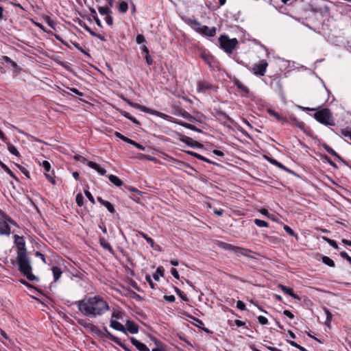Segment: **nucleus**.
<instances>
[{
    "instance_id": "obj_61",
    "label": "nucleus",
    "mask_w": 351,
    "mask_h": 351,
    "mask_svg": "<svg viewBox=\"0 0 351 351\" xmlns=\"http://www.w3.org/2000/svg\"><path fill=\"white\" fill-rule=\"evenodd\" d=\"M171 273L172 276H173L175 278H176V279H179V278H180L179 274H178V271H177V269H175V268H172V269H171Z\"/></svg>"
},
{
    "instance_id": "obj_14",
    "label": "nucleus",
    "mask_w": 351,
    "mask_h": 351,
    "mask_svg": "<svg viewBox=\"0 0 351 351\" xmlns=\"http://www.w3.org/2000/svg\"><path fill=\"white\" fill-rule=\"evenodd\" d=\"M87 165L95 169V171H97L99 174L102 175V176H104L106 173V171L101 168L98 164H97L96 162H92V161H88L87 162Z\"/></svg>"
},
{
    "instance_id": "obj_50",
    "label": "nucleus",
    "mask_w": 351,
    "mask_h": 351,
    "mask_svg": "<svg viewBox=\"0 0 351 351\" xmlns=\"http://www.w3.org/2000/svg\"><path fill=\"white\" fill-rule=\"evenodd\" d=\"M3 60L9 64H11L14 67H16L17 66L16 63L14 62L8 56H3Z\"/></svg>"
},
{
    "instance_id": "obj_64",
    "label": "nucleus",
    "mask_w": 351,
    "mask_h": 351,
    "mask_svg": "<svg viewBox=\"0 0 351 351\" xmlns=\"http://www.w3.org/2000/svg\"><path fill=\"white\" fill-rule=\"evenodd\" d=\"M84 28L93 36H96V33L93 31L89 27H88L86 25H84Z\"/></svg>"
},
{
    "instance_id": "obj_26",
    "label": "nucleus",
    "mask_w": 351,
    "mask_h": 351,
    "mask_svg": "<svg viewBox=\"0 0 351 351\" xmlns=\"http://www.w3.org/2000/svg\"><path fill=\"white\" fill-rule=\"evenodd\" d=\"M322 261L325 265L330 267H334L335 266V262L327 256H323L322 257Z\"/></svg>"
},
{
    "instance_id": "obj_47",
    "label": "nucleus",
    "mask_w": 351,
    "mask_h": 351,
    "mask_svg": "<svg viewBox=\"0 0 351 351\" xmlns=\"http://www.w3.org/2000/svg\"><path fill=\"white\" fill-rule=\"evenodd\" d=\"M340 256L342 258L346 259L350 264H351V257L346 252H341Z\"/></svg>"
},
{
    "instance_id": "obj_1",
    "label": "nucleus",
    "mask_w": 351,
    "mask_h": 351,
    "mask_svg": "<svg viewBox=\"0 0 351 351\" xmlns=\"http://www.w3.org/2000/svg\"><path fill=\"white\" fill-rule=\"evenodd\" d=\"M78 310L86 317L92 318L104 315L108 311V303L100 295L86 298L77 302Z\"/></svg>"
},
{
    "instance_id": "obj_36",
    "label": "nucleus",
    "mask_w": 351,
    "mask_h": 351,
    "mask_svg": "<svg viewBox=\"0 0 351 351\" xmlns=\"http://www.w3.org/2000/svg\"><path fill=\"white\" fill-rule=\"evenodd\" d=\"M98 11L101 15L106 16L112 13L111 10L108 7H99L98 8Z\"/></svg>"
},
{
    "instance_id": "obj_54",
    "label": "nucleus",
    "mask_w": 351,
    "mask_h": 351,
    "mask_svg": "<svg viewBox=\"0 0 351 351\" xmlns=\"http://www.w3.org/2000/svg\"><path fill=\"white\" fill-rule=\"evenodd\" d=\"M258 322L261 324V325H265L267 324L268 322V320L266 317H263V316H258Z\"/></svg>"
},
{
    "instance_id": "obj_20",
    "label": "nucleus",
    "mask_w": 351,
    "mask_h": 351,
    "mask_svg": "<svg viewBox=\"0 0 351 351\" xmlns=\"http://www.w3.org/2000/svg\"><path fill=\"white\" fill-rule=\"evenodd\" d=\"M99 243L104 249L107 250L110 253L114 254V250L111 245L104 239L103 237L99 238Z\"/></svg>"
},
{
    "instance_id": "obj_4",
    "label": "nucleus",
    "mask_w": 351,
    "mask_h": 351,
    "mask_svg": "<svg viewBox=\"0 0 351 351\" xmlns=\"http://www.w3.org/2000/svg\"><path fill=\"white\" fill-rule=\"evenodd\" d=\"M219 45L227 53H232L238 41L236 38L230 39L227 36H221L219 38Z\"/></svg>"
},
{
    "instance_id": "obj_30",
    "label": "nucleus",
    "mask_w": 351,
    "mask_h": 351,
    "mask_svg": "<svg viewBox=\"0 0 351 351\" xmlns=\"http://www.w3.org/2000/svg\"><path fill=\"white\" fill-rule=\"evenodd\" d=\"M0 167L12 178L16 180V178L14 173L9 169V167L0 160Z\"/></svg>"
},
{
    "instance_id": "obj_43",
    "label": "nucleus",
    "mask_w": 351,
    "mask_h": 351,
    "mask_svg": "<svg viewBox=\"0 0 351 351\" xmlns=\"http://www.w3.org/2000/svg\"><path fill=\"white\" fill-rule=\"evenodd\" d=\"M288 343L293 347H295V348L299 349L300 351H307L304 347L300 346L299 344H298L296 342H295L293 341H288Z\"/></svg>"
},
{
    "instance_id": "obj_52",
    "label": "nucleus",
    "mask_w": 351,
    "mask_h": 351,
    "mask_svg": "<svg viewBox=\"0 0 351 351\" xmlns=\"http://www.w3.org/2000/svg\"><path fill=\"white\" fill-rule=\"evenodd\" d=\"M176 292L177 294L184 300V301H188L187 297L183 294V292L180 291L179 289L176 288Z\"/></svg>"
},
{
    "instance_id": "obj_51",
    "label": "nucleus",
    "mask_w": 351,
    "mask_h": 351,
    "mask_svg": "<svg viewBox=\"0 0 351 351\" xmlns=\"http://www.w3.org/2000/svg\"><path fill=\"white\" fill-rule=\"evenodd\" d=\"M16 165L17 166V167L21 170V171L25 175V176H27V178H29V171L26 169V168H25L24 167H22L19 165H17L16 164Z\"/></svg>"
},
{
    "instance_id": "obj_22",
    "label": "nucleus",
    "mask_w": 351,
    "mask_h": 351,
    "mask_svg": "<svg viewBox=\"0 0 351 351\" xmlns=\"http://www.w3.org/2000/svg\"><path fill=\"white\" fill-rule=\"evenodd\" d=\"M324 149L331 155L335 156L339 160L344 162V160L342 159V158L334 150L332 149L329 145L324 144L323 145Z\"/></svg>"
},
{
    "instance_id": "obj_63",
    "label": "nucleus",
    "mask_w": 351,
    "mask_h": 351,
    "mask_svg": "<svg viewBox=\"0 0 351 351\" xmlns=\"http://www.w3.org/2000/svg\"><path fill=\"white\" fill-rule=\"evenodd\" d=\"M283 314L290 319H293L294 317L293 314L289 310H285L283 311Z\"/></svg>"
},
{
    "instance_id": "obj_2",
    "label": "nucleus",
    "mask_w": 351,
    "mask_h": 351,
    "mask_svg": "<svg viewBox=\"0 0 351 351\" xmlns=\"http://www.w3.org/2000/svg\"><path fill=\"white\" fill-rule=\"evenodd\" d=\"M16 261L19 266V270L29 280L33 281L38 280L32 272V267L31 265L30 259L25 252H17Z\"/></svg>"
},
{
    "instance_id": "obj_23",
    "label": "nucleus",
    "mask_w": 351,
    "mask_h": 351,
    "mask_svg": "<svg viewBox=\"0 0 351 351\" xmlns=\"http://www.w3.org/2000/svg\"><path fill=\"white\" fill-rule=\"evenodd\" d=\"M52 272L54 278V281L56 282L60 278L62 272L60 267L54 266L52 267Z\"/></svg>"
},
{
    "instance_id": "obj_21",
    "label": "nucleus",
    "mask_w": 351,
    "mask_h": 351,
    "mask_svg": "<svg viewBox=\"0 0 351 351\" xmlns=\"http://www.w3.org/2000/svg\"><path fill=\"white\" fill-rule=\"evenodd\" d=\"M268 113L274 117L277 120L282 121V122H287V119L286 117H283L282 114H279L278 112H276V111L269 109L268 110Z\"/></svg>"
},
{
    "instance_id": "obj_37",
    "label": "nucleus",
    "mask_w": 351,
    "mask_h": 351,
    "mask_svg": "<svg viewBox=\"0 0 351 351\" xmlns=\"http://www.w3.org/2000/svg\"><path fill=\"white\" fill-rule=\"evenodd\" d=\"M254 223L258 227H268L269 224L267 221L258 219H255Z\"/></svg>"
},
{
    "instance_id": "obj_45",
    "label": "nucleus",
    "mask_w": 351,
    "mask_h": 351,
    "mask_svg": "<svg viewBox=\"0 0 351 351\" xmlns=\"http://www.w3.org/2000/svg\"><path fill=\"white\" fill-rule=\"evenodd\" d=\"M43 166L46 172H49L51 169V165L47 160H44L42 163H40Z\"/></svg>"
},
{
    "instance_id": "obj_32",
    "label": "nucleus",
    "mask_w": 351,
    "mask_h": 351,
    "mask_svg": "<svg viewBox=\"0 0 351 351\" xmlns=\"http://www.w3.org/2000/svg\"><path fill=\"white\" fill-rule=\"evenodd\" d=\"M6 143L8 145V150H9V152L11 154L15 155L17 157H20L21 156L19 151L17 150V149L13 145L10 144V143H7V142H6Z\"/></svg>"
},
{
    "instance_id": "obj_19",
    "label": "nucleus",
    "mask_w": 351,
    "mask_h": 351,
    "mask_svg": "<svg viewBox=\"0 0 351 351\" xmlns=\"http://www.w3.org/2000/svg\"><path fill=\"white\" fill-rule=\"evenodd\" d=\"M140 235L146 240V241L150 244L151 247L154 250H159L160 246L158 245H156L154 240L148 237L145 233L144 232H140Z\"/></svg>"
},
{
    "instance_id": "obj_28",
    "label": "nucleus",
    "mask_w": 351,
    "mask_h": 351,
    "mask_svg": "<svg viewBox=\"0 0 351 351\" xmlns=\"http://www.w3.org/2000/svg\"><path fill=\"white\" fill-rule=\"evenodd\" d=\"M152 115H155L156 117H158L160 118H162V119H166V120H169V121H171V119H173L171 117H170L165 113L156 111V110H154Z\"/></svg>"
},
{
    "instance_id": "obj_59",
    "label": "nucleus",
    "mask_w": 351,
    "mask_h": 351,
    "mask_svg": "<svg viewBox=\"0 0 351 351\" xmlns=\"http://www.w3.org/2000/svg\"><path fill=\"white\" fill-rule=\"evenodd\" d=\"M164 299L169 302H173L176 300V298L174 295H165L164 296Z\"/></svg>"
},
{
    "instance_id": "obj_39",
    "label": "nucleus",
    "mask_w": 351,
    "mask_h": 351,
    "mask_svg": "<svg viewBox=\"0 0 351 351\" xmlns=\"http://www.w3.org/2000/svg\"><path fill=\"white\" fill-rule=\"evenodd\" d=\"M128 9V5L125 1H122L119 5V10L122 13L126 12Z\"/></svg>"
},
{
    "instance_id": "obj_60",
    "label": "nucleus",
    "mask_w": 351,
    "mask_h": 351,
    "mask_svg": "<svg viewBox=\"0 0 351 351\" xmlns=\"http://www.w3.org/2000/svg\"><path fill=\"white\" fill-rule=\"evenodd\" d=\"M105 20H106V23L108 25H110V26L112 25V24H113V19L110 16V14L107 15Z\"/></svg>"
},
{
    "instance_id": "obj_6",
    "label": "nucleus",
    "mask_w": 351,
    "mask_h": 351,
    "mask_svg": "<svg viewBox=\"0 0 351 351\" xmlns=\"http://www.w3.org/2000/svg\"><path fill=\"white\" fill-rule=\"evenodd\" d=\"M105 334H103V336H106L108 338H109L110 340L114 341L115 343L119 345L120 347H121L125 351H132L125 343H122L121 340L114 336L112 334H111L106 328H104Z\"/></svg>"
},
{
    "instance_id": "obj_49",
    "label": "nucleus",
    "mask_w": 351,
    "mask_h": 351,
    "mask_svg": "<svg viewBox=\"0 0 351 351\" xmlns=\"http://www.w3.org/2000/svg\"><path fill=\"white\" fill-rule=\"evenodd\" d=\"M140 110L144 112H146V113H148V114H153V112L154 110H152V109H150V108H147L146 106H141L140 105V108H139Z\"/></svg>"
},
{
    "instance_id": "obj_24",
    "label": "nucleus",
    "mask_w": 351,
    "mask_h": 351,
    "mask_svg": "<svg viewBox=\"0 0 351 351\" xmlns=\"http://www.w3.org/2000/svg\"><path fill=\"white\" fill-rule=\"evenodd\" d=\"M108 179L113 184L117 186H121L123 184L122 180L114 175H110L108 176Z\"/></svg>"
},
{
    "instance_id": "obj_12",
    "label": "nucleus",
    "mask_w": 351,
    "mask_h": 351,
    "mask_svg": "<svg viewBox=\"0 0 351 351\" xmlns=\"http://www.w3.org/2000/svg\"><path fill=\"white\" fill-rule=\"evenodd\" d=\"M180 140L183 143H186V145H188L192 147H201L202 146L199 143H198L197 141H193L192 138H191L190 137L186 136H183L180 138Z\"/></svg>"
},
{
    "instance_id": "obj_34",
    "label": "nucleus",
    "mask_w": 351,
    "mask_h": 351,
    "mask_svg": "<svg viewBox=\"0 0 351 351\" xmlns=\"http://www.w3.org/2000/svg\"><path fill=\"white\" fill-rule=\"evenodd\" d=\"M189 24H190L196 32H197L199 27H201L200 23L198 22L196 19H189Z\"/></svg>"
},
{
    "instance_id": "obj_41",
    "label": "nucleus",
    "mask_w": 351,
    "mask_h": 351,
    "mask_svg": "<svg viewBox=\"0 0 351 351\" xmlns=\"http://www.w3.org/2000/svg\"><path fill=\"white\" fill-rule=\"evenodd\" d=\"M284 230L288 234L295 237L296 238L298 237L297 234L294 232V231L289 226L285 225Z\"/></svg>"
},
{
    "instance_id": "obj_31",
    "label": "nucleus",
    "mask_w": 351,
    "mask_h": 351,
    "mask_svg": "<svg viewBox=\"0 0 351 351\" xmlns=\"http://www.w3.org/2000/svg\"><path fill=\"white\" fill-rule=\"evenodd\" d=\"M266 159L271 163V164H273L274 165H276V167L280 168V169H285V170H287V168L282 165L281 164L280 162H278L276 160L274 159V158H269V157H266Z\"/></svg>"
},
{
    "instance_id": "obj_27",
    "label": "nucleus",
    "mask_w": 351,
    "mask_h": 351,
    "mask_svg": "<svg viewBox=\"0 0 351 351\" xmlns=\"http://www.w3.org/2000/svg\"><path fill=\"white\" fill-rule=\"evenodd\" d=\"M178 114L190 121L194 119V117L191 114L183 109L179 110Z\"/></svg>"
},
{
    "instance_id": "obj_8",
    "label": "nucleus",
    "mask_w": 351,
    "mask_h": 351,
    "mask_svg": "<svg viewBox=\"0 0 351 351\" xmlns=\"http://www.w3.org/2000/svg\"><path fill=\"white\" fill-rule=\"evenodd\" d=\"M221 246L223 248H224L226 250L233 251L237 254H241L243 256H246V254L245 253H243V251H246V252L249 251L247 249H244V248L234 246L231 244H228V243H223L221 244Z\"/></svg>"
},
{
    "instance_id": "obj_42",
    "label": "nucleus",
    "mask_w": 351,
    "mask_h": 351,
    "mask_svg": "<svg viewBox=\"0 0 351 351\" xmlns=\"http://www.w3.org/2000/svg\"><path fill=\"white\" fill-rule=\"evenodd\" d=\"M75 201H76L77 204L79 206H82L83 205V203H84V197H83V196H82V195L81 193H78V194L76 195Z\"/></svg>"
},
{
    "instance_id": "obj_9",
    "label": "nucleus",
    "mask_w": 351,
    "mask_h": 351,
    "mask_svg": "<svg viewBox=\"0 0 351 351\" xmlns=\"http://www.w3.org/2000/svg\"><path fill=\"white\" fill-rule=\"evenodd\" d=\"M197 32L208 36L210 37L214 36L216 34V28L215 27H208L206 25H202L200 27H199V29H197Z\"/></svg>"
},
{
    "instance_id": "obj_18",
    "label": "nucleus",
    "mask_w": 351,
    "mask_h": 351,
    "mask_svg": "<svg viewBox=\"0 0 351 351\" xmlns=\"http://www.w3.org/2000/svg\"><path fill=\"white\" fill-rule=\"evenodd\" d=\"M280 289L286 294L290 295L291 297H292L294 299H298L299 300V297L298 295L295 294L293 291V289H291V288H288L285 285H279L278 286Z\"/></svg>"
},
{
    "instance_id": "obj_5",
    "label": "nucleus",
    "mask_w": 351,
    "mask_h": 351,
    "mask_svg": "<svg viewBox=\"0 0 351 351\" xmlns=\"http://www.w3.org/2000/svg\"><path fill=\"white\" fill-rule=\"evenodd\" d=\"M268 63L267 60H262L258 64H254L252 71L256 75L263 76L266 72Z\"/></svg>"
},
{
    "instance_id": "obj_53",
    "label": "nucleus",
    "mask_w": 351,
    "mask_h": 351,
    "mask_svg": "<svg viewBox=\"0 0 351 351\" xmlns=\"http://www.w3.org/2000/svg\"><path fill=\"white\" fill-rule=\"evenodd\" d=\"M263 237L267 239L269 242L272 243H276L278 242V239L274 237H270L267 234H264Z\"/></svg>"
},
{
    "instance_id": "obj_44",
    "label": "nucleus",
    "mask_w": 351,
    "mask_h": 351,
    "mask_svg": "<svg viewBox=\"0 0 351 351\" xmlns=\"http://www.w3.org/2000/svg\"><path fill=\"white\" fill-rule=\"evenodd\" d=\"M201 57L206 63H208V64H211L210 60L212 59V57L210 55L206 54L205 53H202Z\"/></svg>"
},
{
    "instance_id": "obj_62",
    "label": "nucleus",
    "mask_w": 351,
    "mask_h": 351,
    "mask_svg": "<svg viewBox=\"0 0 351 351\" xmlns=\"http://www.w3.org/2000/svg\"><path fill=\"white\" fill-rule=\"evenodd\" d=\"M115 136H116L117 138H120L121 140H122L123 141H124V142H125V141H126V140H127V138H128V137H126V136H123V134H121L120 132H115Z\"/></svg>"
},
{
    "instance_id": "obj_38",
    "label": "nucleus",
    "mask_w": 351,
    "mask_h": 351,
    "mask_svg": "<svg viewBox=\"0 0 351 351\" xmlns=\"http://www.w3.org/2000/svg\"><path fill=\"white\" fill-rule=\"evenodd\" d=\"M341 133L351 141V128H346L341 130Z\"/></svg>"
},
{
    "instance_id": "obj_58",
    "label": "nucleus",
    "mask_w": 351,
    "mask_h": 351,
    "mask_svg": "<svg viewBox=\"0 0 351 351\" xmlns=\"http://www.w3.org/2000/svg\"><path fill=\"white\" fill-rule=\"evenodd\" d=\"M136 43H137L138 44H141V43H144V42L145 41V37H144V36H143V35H142V34H138V35H137V36H136Z\"/></svg>"
},
{
    "instance_id": "obj_48",
    "label": "nucleus",
    "mask_w": 351,
    "mask_h": 351,
    "mask_svg": "<svg viewBox=\"0 0 351 351\" xmlns=\"http://www.w3.org/2000/svg\"><path fill=\"white\" fill-rule=\"evenodd\" d=\"M84 194L93 204H95V201L93 196L88 191H84Z\"/></svg>"
},
{
    "instance_id": "obj_33",
    "label": "nucleus",
    "mask_w": 351,
    "mask_h": 351,
    "mask_svg": "<svg viewBox=\"0 0 351 351\" xmlns=\"http://www.w3.org/2000/svg\"><path fill=\"white\" fill-rule=\"evenodd\" d=\"M164 269L162 267H158L156 269V274L153 275V278L155 280H159V276H163Z\"/></svg>"
},
{
    "instance_id": "obj_29",
    "label": "nucleus",
    "mask_w": 351,
    "mask_h": 351,
    "mask_svg": "<svg viewBox=\"0 0 351 351\" xmlns=\"http://www.w3.org/2000/svg\"><path fill=\"white\" fill-rule=\"evenodd\" d=\"M324 313H326V319L325 324L327 326H330V324L331 322L332 317V313L326 307L324 308Z\"/></svg>"
},
{
    "instance_id": "obj_46",
    "label": "nucleus",
    "mask_w": 351,
    "mask_h": 351,
    "mask_svg": "<svg viewBox=\"0 0 351 351\" xmlns=\"http://www.w3.org/2000/svg\"><path fill=\"white\" fill-rule=\"evenodd\" d=\"M195 158L199 159V160H200L204 161V162H206L207 163L213 164V165L215 164L214 162L211 161L210 160L206 158V157H204V156H202L200 154H199L197 156H195Z\"/></svg>"
},
{
    "instance_id": "obj_13",
    "label": "nucleus",
    "mask_w": 351,
    "mask_h": 351,
    "mask_svg": "<svg viewBox=\"0 0 351 351\" xmlns=\"http://www.w3.org/2000/svg\"><path fill=\"white\" fill-rule=\"evenodd\" d=\"M110 327H112V328H114V330H117L118 331H121L124 333H126V330H125L124 326L115 319H111Z\"/></svg>"
},
{
    "instance_id": "obj_25",
    "label": "nucleus",
    "mask_w": 351,
    "mask_h": 351,
    "mask_svg": "<svg viewBox=\"0 0 351 351\" xmlns=\"http://www.w3.org/2000/svg\"><path fill=\"white\" fill-rule=\"evenodd\" d=\"M233 82L234 85L243 93L246 94L249 93V89L247 87L244 86L239 80L234 79Z\"/></svg>"
},
{
    "instance_id": "obj_7",
    "label": "nucleus",
    "mask_w": 351,
    "mask_h": 351,
    "mask_svg": "<svg viewBox=\"0 0 351 351\" xmlns=\"http://www.w3.org/2000/svg\"><path fill=\"white\" fill-rule=\"evenodd\" d=\"M14 243L17 247V252H27L25 247V242L23 237H20L17 234L14 236Z\"/></svg>"
},
{
    "instance_id": "obj_55",
    "label": "nucleus",
    "mask_w": 351,
    "mask_h": 351,
    "mask_svg": "<svg viewBox=\"0 0 351 351\" xmlns=\"http://www.w3.org/2000/svg\"><path fill=\"white\" fill-rule=\"evenodd\" d=\"M145 279H146L147 282L149 283L150 287L152 289H156V287H155L156 285L153 282L151 277L149 276H146Z\"/></svg>"
},
{
    "instance_id": "obj_40",
    "label": "nucleus",
    "mask_w": 351,
    "mask_h": 351,
    "mask_svg": "<svg viewBox=\"0 0 351 351\" xmlns=\"http://www.w3.org/2000/svg\"><path fill=\"white\" fill-rule=\"evenodd\" d=\"M324 241H326L331 247H334L335 249H337L339 247H338V245L337 243V242L335 241V240H332V239H330L329 238H327V237H324L323 238Z\"/></svg>"
},
{
    "instance_id": "obj_10",
    "label": "nucleus",
    "mask_w": 351,
    "mask_h": 351,
    "mask_svg": "<svg viewBox=\"0 0 351 351\" xmlns=\"http://www.w3.org/2000/svg\"><path fill=\"white\" fill-rule=\"evenodd\" d=\"M10 233V227L7 221L0 219V235L9 236Z\"/></svg>"
},
{
    "instance_id": "obj_57",
    "label": "nucleus",
    "mask_w": 351,
    "mask_h": 351,
    "mask_svg": "<svg viewBox=\"0 0 351 351\" xmlns=\"http://www.w3.org/2000/svg\"><path fill=\"white\" fill-rule=\"evenodd\" d=\"M237 307L241 311H244L245 309V304L242 301L238 300L237 302Z\"/></svg>"
},
{
    "instance_id": "obj_11",
    "label": "nucleus",
    "mask_w": 351,
    "mask_h": 351,
    "mask_svg": "<svg viewBox=\"0 0 351 351\" xmlns=\"http://www.w3.org/2000/svg\"><path fill=\"white\" fill-rule=\"evenodd\" d=\"M130 341L139 351H150L145 344L140 342L134 337H131Z\"/></svg>"
},
{
    "instance_id": "obj_17",
    "label": "nucleus",
    "mask_w": 351,
    "mask_h": 351,
    "mask_svg": "<svg viewBox=\"0 0 351 351\" xmlns=\"http://www.w3.org/2000/svg\"><path fill=\"white\" fill-rule=\"evenodd\" d=\"M97 201H98V202H99L101 205H103L104 206H105V207L108 209V210L110 213H114L115 212L114 208L113 205H112L110 202H108V201H106V200L103 199H102L101 197H97Z\"/></svg>"
},
{
    "instance_id": "obj_16",
    "label": "nucleus",
    "mask_w": 351,
    "mask_h": 351,
    "mask_svg": "<svg viewBox=\"0 0 351 351\" xmlns=\"http://www.w3.org/2000/svg\"><path fill=\"white\" fill-rule=\"evenodd\" d=\"M127 330L131 334H136L138 331V326L134 322L128 320L126 322Z\"/></svg>"
},
{
    "instance_id": "obj_35",
    "label": "nucleus",
    "mask_w": 351,
    "mask_h": 351,
    "mask_svg": "<svg viewBox=\"0 0 351 351\" xmlns=\"http://www.w3.org/2000/svg\"><path fill=\"white\" fill-rule=\"evenodd\" d=\"M123 312L118 309H114L112 314V319H114V318L117 319H121L123 318Z\"/></svg>"
},
{
    "instance_id": "obj_56",
    "label": "nucleus",
    "mask_w": 351,
    "mask_h": 351,
    "mask_svg": "<svg viewBox=\"0 0 351 351\" xmlns=\"http://www.w3.org/2000/svg\"><path fill=\"white\" fill-rule=\"evenodd\" d=\"M45 177L52 184H56V180H55V178L54 176H53L51 174H47V173H45Z\"/></svg>"
},
{
    "instance_id": "obj_15",
    "label": "nucleus",
    "mask_w": 351,
    "mask_h": 351,
    "mask_svg": "<svg viewBox=\"0 0 351 351\" xmlns=\"http://www.w3.org/2000/svg\"><path fill=\"white\" fill-rule=\"evenodd\" d=\"M213 86L205 81H199L197 83V90L199 92H205L207 90L211 89Z\"/></svg>"
},
{
    "instance_id": "obj_3",
    "label": "nucleus",
    "mask_w": 351,
    "mask_h": 351,
    "mask_svg": "<svg viewBox=\"0 0 351 351\" xmlns=\"http://www.w3.org/2000/svg\"><path fill=\"white\" fill-rule=\"evenodd\" d=\"M314 118L326 125H335L332 113L328 108H323L314 114Z\"/></svg>"
}]
</instances>
